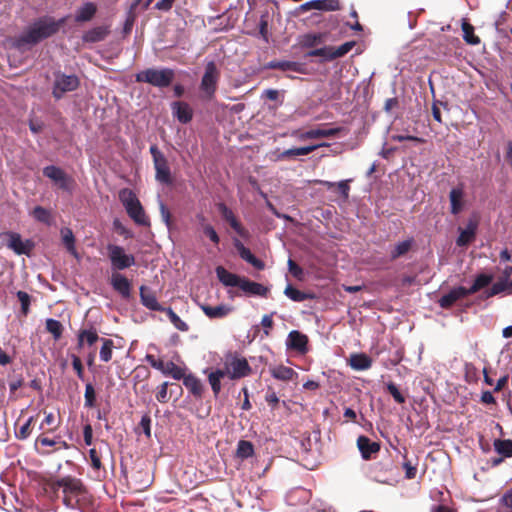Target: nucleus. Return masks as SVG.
Masks as SVG:
<instances>
[{
  "mask_svg": "<svg viewBox=\"0 0 512 512\" xmlns=\"http://www.w3.org/2000/svg\"><path fill=\"white\" fill-rule=\"evenodd\" d=\"M67 16L56 19L50 15H43L34 19L23 32L15 38L14 46L19 49L31 48L40 42L53 37L64 26Z\"/></svg>",
  "mask_w": 512,
  "mask_h": 512,
  "instance_id": "obj_1",
  "label": "nucleus"
},
{
  "mask_svg": "<svg viewBox=\"0 0 512 512\" xmlns=\"http://www.w3.org/2000/svg\"><path fill=\"white\" fill-rule=\"evenodd\" d=\"M58 486H62V503L72 510H82L90 502L89 493L82 480L73 476L60 478Z\"/></svg>",
  "mask_w": 512,
  "mask_h": 512,
  "instance_id": "obj_2",
  "label": "nucleus"
},
{
  "mask_svg": "<svg viewBox=\"0 0 512 512\" xmlns=\"http://www.w3.org/2000/svg\"><path fill=\"white\" fill-rule=\"evenodd\" d=\"M119 199L129 217L140 226H150L149 217L146 215L144 208L137 198L136 194L128 189L124 188L119 192Z\"/></svg>",
  "mask_w": 512,
  "mask_h": 512,
  "instance_id": "obj_3",
  "label": "nucleus"
},
{
  "mask_svg": "<svg viewBox=\"0 0 512 512\" xmlns=\"http://www.w3.org/2000/svg\"><path fill=\"white\" fill-rule=\"evenodd\" d=\"M175 78L173 69L170 68H148L136 74V82L148 83L154 87H169Z\"/></svg>",
  "mask_w": 512,
  "mask_h": 512,
  "instance_id": "obj_4",
  "label": "nucleus"
},
{
  "mask_svg": "<svg viewBox=\"0 0 512 512\" xmlns=\"http://www.w3.org/2000/svg\"><path fill=\"white\" fill-rule=\"evenodd\" d=\"M220 75V70L214 61L206 63L199 87L205 99L212 100L214 98L218 88Z\"/></svg>",
  "mask_w": 512,
  "mask_h": 512,
  "instance_id": "obj_5",
  "label": "nucleus"
},
{
  "mask_svg": "<svg viewBox=\"0 0 512 512\" xmlns=\"http://www.w3.org/2000/svg\"><path fill=\"white\" fill-rule=\"evenodd\" d=\"M150 154L153 158L155 179L161 184L172 185L173 177L165 155L156 145L150 147Z\"/></svg>",
  "mask_w": 512,
  "mask_h": 512,
  "instance_id": "obj_6",
  "label": "nucleus"
},
{
  "mask_svg": "<svg viewBox=\"0 0 512 512\" xmlns=\"http://www.w3.org/2000/svg\"><path fill=\"white\" fill-rule=\"evenodd\" d=\"M108 258L111 265L116 270H124L135 264V257L132 254H126L123 247L108 244Z\"/></svg>",
  "mask_w": 512,
  "mask_h": 512,
  "instance_id": "obj_7",
  "label": "nucleus"
},
{
  "mask_svg": "<svg viewBox=\"0 0 512 512\" xmlns=\"http://www.w3.org/2000/svg\"><path fill=\"white\" fill-rule=\"evenodd\" d=\"M79 86V79L76 75H66L61 72L55 73L52 95L59 100L67 92L74 91Z\"/></svg>",
  "mask_w": 512,
  "mask_h": 512,
  "instance_id": "obj_8",
  "label": "nucleus"
},
{
  "mask_svg": "<svg viewBox=\"0 0 512 512\" xmlns=\"http://www.w3.org/2000/svg\"><path fill=\"white\" fill-rule=\"evenodd\" d=\"M226 374L230 379H240L251 373V367L244 357L232 356L225 361Z\"/></svg>",
  "mask_w": 512,
  "mask_h": 512,
  "instance_id": "obj_9",
  "label": "nucleus"
},
{
  "mask_svg": "<svg viewBox=\"0 0 512 512\" xmlns=\"http://www.w3.org/2000/svg\"><path fill=\"white\" fill-rule=\"evenodd\" d=\"M43 175L53 181L60 189L69 191L74 180L68 176L60 167L49 165L44 167Z\"/></svg>",
  "mask_w": 512,
  "mask_h": 512,
  "instance_id": "obj_10",
  "label": "nucleus"
},
{
  "mask_svg": "<svg viewBox=\"0 0 512 512\" xmlns=\"http://www.w3.org/2000/svg\"><path fill=\"white\" fill-rule=\"evenodd\" d=\"M312 9L320 11H338L341 9V4L339 0H312L301 4L295 10V15H299Z\"/></svg>",
  "mask_w": 512,
  "mask_h": 512,
  "instance_id": "obj_11",
  "label": "nucleus"
},
{
  "mask_svg": "<svg viewBox=\"0 0 512 512\" xmlns=\"http://www.w3.org/2000/svg\"><path fill=\"white\" fill-rule=\"evenodd\" d=\"M342 131V128H316L311 129L305 132L300 130H295L292 132V136L296 137L300 141H305L308 139H320V138H329L338 135Z\"/></svg>",
  "mask_w": 512,
  "mask_h": 512,
  "instance_id": "obj_12",
  "label": "nucleus"
},
{
  "mask_svg": "<svg viewBox=\"0 0 512 512\" xmlns=\"http://www.w3.org/2000/svg\"><path fill=\"white\" fill-rule=\"evenodd\" d=\"M357 447L364 460L372 459L373 455L380 451V443L371 441V439L365 435H361L357 438Z\"/></svg>",
  "mask_w": 512,
  "mask_h": 512,
  "instance_id": "obj_13",
  "label": "nucleus"
},
{
  "mask_svg": "<svg viewBox=\"0 0 512 512\" xmlns=\"http://www.w3.org/2000/svg\"><path fill=\"white\" fill-rule=\"evenodd\" d=\"M464 185L459 184L458 186L451 189L449 193L450 201V212L453 215H458L465 207L464 200Z\"/></svg>",
  "mask_w": 512,
  "mask_h": 512,
  "instance_id": "obj_14",
  "label": "nucleus"
},
{
  "mask_svg": "<svg viewBox=\"0 0 512 512\" xmlns=\"http://www.w3.org/2000/svg\"><path fill=\"white\" fill-rule=\"evenodd\" d=\"M469 294L467 288L458 286L450 290L447 294L443 295L439 300V306L443 309L451 308L458 300L467 297Z\"/></svg>",
  "mask_w": 512,
  "mask_h": 512,
  "instance_id": "obj_15",
  "label": "nucleus"
},
{
  "mask_svg": "<svg viewBox=\"0 0 512 512\" xmlns=\"http://www.w3.org/2000/svg\"><path fill=\"white\" fill-rule=\"evenodd\" d=\"M329 145H330L329 143L324 142V143L309 145V146H305V147H295V148L287 149V150H284L283 152L279 153L277 155L276 160H286V159L294 158L296 156L308 155L320 147H328Z\"/></svg>",
  "mask_w": 512,
  "mask_h": 512,
  "instance_id": "obj_16",
  "label": "nucleus"
},
{
  "mask_svg": "<svg viewBox=\"0 0 512 512\" xmlns=\"http://www.w3.org/2000/svg\"><path fill=\"white\" fill-rule=\"evenodd\" d=\"M218 210L222 216V218L229 223L231 228L240 236L244 237L246 235V230L241 225L233 211L227 207L224 203H219L217 205Z\"/></svg>",
  "mask_w": 512,
  "mask_h": 512,
  "instance_id": "obj_17",
  "label": "nucleus"
},
{
  "mask_svg": "<svg viewBox=\"0 0 512 512\" xmlns=\"http://www.w3.org/2000/svg\"><path fill=\"white\" fill-rule=\"evenodd\" d=\"M239 288L248 296H260L267 297L269 288L258 283L249 280L246 277L242 278Z\"/></svg>",
  "mask_w": 512,
  "mask_h": 512,
  "instance_id": "obj_18",
  "label": "nucleus"
},
{
  "mask_svg": "<svg viewBox=\"0 0 512 512\" xmlns=\"http://www.w3.org/2000/svg\"><path fill=\"white\" fill-rule=\"evenodd\" d=\"M100 339L97 329L93 325L80 329L77 334V349H82L85 345L90 347Z\"/></svg>",
  "mask_w": 512,
  "mask_h": 512,
  "instance_id": "obj_19",
  "label": "nucleus"
},
{
  "mask_svg": "<svg viewBox=\"0 0 512 512\" xmlns=\"http://www.w3.org/2000/svg\"><path fill=\"white\" fill-rule=\"evenodd\" d=\"M174 117L182 124L189 123L193 118V110L186 102L175 101L171 104Z\"/></svg>",
  "mask_w": 512,
  "mask_h": 512,
  "instance_id": "obj_20",
  "label": "nucleus"
},
{
  "mask_svg": "<svg viewBox=\"0 0 512 512\" xmlns=\"http://www.w3.org/2000/svg\"><path fill=\"white\" fill-rule=\"evenodd\" d=\"M234 246L236 250L239 253V256L249 264H251L253 267H255L258 270H263L265 268V264L262 260L258 259L254 256V254L250 251L249 248L245 247L244 244L239 241H234Z\"/></svg>",
  "mask_w": 512,
  "mask_h": 512,
  "instance_id": "obj_21",
  "label": "nucleus"
},
{
  "mask_svg": "<svg viewBox=\"0 0 512 512\" xmlns=\"http://www.w3.org/2000/svg\"><path fill=\"white\" fill-rule=\"evenodd\" d=\"M216 276L218 280L226 287H238L240 286V283L242 281L241 276L234 274L232 272H229L226 268L223 266H217L215 268Z\"/></svg>",
  "mask_w": 512,
  "mask_h": 512,
  "instance_id": "obj_22",
  "label": "nucleus"
},
{
  "mask_svg": "<svg viewBox=\"0 0 512 512\" xmlns=\"http://www.w3.org/2000/svg\"><path fill=\"white\" fill-rule=\"evenodd\" d=\"M308 337L297 331L293 330L288 334L287 346L292 350L304 353L307 351Z\"/></svg>",
  "mask_w": 512,
  "mask_h": 512,
  "instance_id": "obj_23",
  "label": "nucleus"
},
{
  "mask_svg": "<svg viewBox=\"0 0 512 512\" xmlns=\"http://www.w3.org/2000/svg\"><path fill=\"white\" fill-rule=\"evenodd\" d=\"M14 241L11 242V250L17 255H26L30 256L32 251L34 250L35 243L30 240H22V237L19 233H16Z\"/></svg>",
  "mask_w": 512,
  "mask_h": 512,
  "instance_id": "obj_24",
  "label": "nucleus"
},
{
  "mask_svg": "<svg viewBox=\"0 0 512 512\" xmlns=\"http://www.w3.org/2000/svg\"><path fill=\"white\" fill-rule=\"evenodd\" d=\"M140 299L141 303L149 310L162 312L165 309V307L157 301L154 292L146 286L140 287Z\"/></svg>",
  "mask_w": 512,
  "mask_h": 512,
  "instance_id": "obj_25",
  "label": "nucleus"
},
{
  "mask_svg": "<svg viewBox=\"0 0 512 512\" xmlns=\"http://www.w3.org/2000/svg\"><path fill=\"white\" fill-rule=\"evenodd\" d=\"M109 34V26H97L84 32L82 40L85 43H97L105 40Z\"/></svg>",
  "mask_w": 512,
  "mask_h": 512,
  "instance_id": "obj_26",
  "label": "nucleus"
},
{
  "mask_svg": "<svg viewBox=\"0 0 512 512\" xmlns=\"http://www.w3.org/2000/svg\"><path fill=\"white\" fill-rule=\"evenodd\" d=\"M268 68L281 71H292L300 74L305 73L304 64L288 60H273L269 62Z\"/></svg>",
  "mask_w": 512,
  "mask_h": 512,
  "instance_id": "obj_27",
  "label": "nucleus"
},
{
  "mask_svg": "<svg viewBox=\"0 0 512 512\" xmlns=\"http://www.w3.org/2000/svg\"><path fill=\"white\" fill-rule=\"evenodd\" d=\"M111 285L122 297L128 298L131 292V283L120 273H114L111 277Z\"/></svg>",
  "mask_w": 512,
  "mask_h": 512,
  "instance_id": "obj_28",
  "label": "nucleus"
},
{
  "mask_svg": "<svg viewBox=\"0 0 512 512\" xmlns=\"http://www.w3.org/2000/svg\"><path fill=\"white\" fill-rule=\"evenodd\" d=\"M183 385L196 398H202L204 387L199 378L193 374H188L182 378Z\"/></svg>",
  "mask_w": 512,
  "mask_h": 512,
  "instance_id": "obj_29",
  "label": "nucleus"
},
{
  "mask_svg": "<svg viewBox=\"0 0 512 512\" xmlns=\"http://www.w3.org/2000/svg\"><path fill=\"white\" fill-rule=\"evenodd\" d=\"M350 367L356 371H363L371 368L372 359L365 353H354L348 361Z\"/></svg>",
  "mask_w": 512,
  "mask_h": 512,
  "instance_id": "obj_30",
  "label": "nucleus"
},
{
  "mask_svg": "<svg viewBox=\"0 0 512 512\" xmlns=\"http://www.w3.org/2000/svg\"><path fill=\"white\" fill-rule=\"evenodd\" d=\"M97 12V5L93 2H86L79 7L75 14V21L78 23L92 20Z\"/></svg>",
  "mask_w": 512,
  "mask_h": 512,
  "instance_id": "obj_31",
  "label": "nucleus"
},
{
  "mask_svg": "<svg viewBox=\"0 0 512 512\" xmlns=\"http://www.w3.org/2000/svg\"><path fill=\"white\" fill-rule=\"evenodd\" d=\"M201 309H202L203 313L210 319L224 318L232 311L231 307L224 305V304H220L218 306H210V305L204 304V305H201Z\"/></svg>",
  "mask_w": 512,
  "mask_h": 512,
  "instance_id": "obj_32",
  "label": "nucleus"
},
{
  "mask_svg": "<svg viewBox=\"0 0 512 512\" xmlns=\"http://www.w3.org/2000/svg\"><path fill=\"white\" fill-rule=\"evenodd\" d=\"M477 224L470 221L465 229H460V234L456 240L459 247H464L470 244L475 239Z\"/></svg>",
  "mask_w": 512,
  "mask_h": 512,
  "instance_id": "obj_33",
  "label": "nucleus"
},
{
  "mask_svg": "<svg viewBox=\"0 0 512 512\" xmlns=\"http://www.w3.org/2000/svg\"><path fill=\"white\" fill-rule=\"evenodd\" d=\"M324 33H307L299 36L298 44L301 48H313L325 41Z\"/></svg>",
  "mask_w": 512,
  "mask_h": 512,
  "instance_id": "obj_34",
  "label": "nucleus"
},
{
  "mask_svg": "<svg viewBox=\"0 0 512 512\" xmlns=\"http://www.w3.org/2000/svg\"><path fill=\"white\" fill-rule=\"evenodd\" d=\"M270 372L275 379L281 381H290L298 375L294 369L284 365L275 366L271 368Z\"/></svg>",
  "mask_w": 512,
  "mask_h": 512,
  "instance_id": "obj_35",
  "label": "nucleus"
},
{
  "mask_svg": "<svg viewBox=\"0 0 512 512\" xmlns=\"http://www.w3.org/2000/svg\"><path fill=\"white\" fill-rule=\"evenodd\" d=\"M226 371L223 369H216L214 371H211L208 374V382L211 386V389L213 391V394L215 397L218 396V394L221 391V380L226 376Z\"/></svg>",
  "mask_w": 512,
  "mask_h": 512,
  "instance_id": "obj_36",
  "label": "nucleus"
},
{
  "mask_svg": "<svg viewBox=\"0 0 512 512\" xmlns=\"http://www.w3.org/2000/svg\"><path fill=\"white\" fill-rule=\"evenodd\" d=\"M494 276L492 274H479L476 276L472 286L470 288H467V292L469 295H472L479 290L485 288L493 281Z\"/></svg>",
  "mask_w": 512,
  "mask_h": 512,
  "instance_id": "obj_37",
  "label": "nucleus"
},
{
  "mask_svg": "<svg viewBox=\"0 0 512 512\" xmlns=\"http://www.w3.org/2000/svg\"><path fill=\"white\" fill-rule=\"evenodd\" d=\"M461 28L463 31V39L467 44L475 46L480 43V38L474 33V26L466 19L462 20Z\"/></svg>",
  "mask_w": 512,
  "mask_h": 512,
  "instance_id": "obj_38",
  "label": "nucleus"
},
{
  "mask_svg": "<svg viewBox=\"0 0 512 512\" xmlns=\"http://www.w3.org/2000/svg\"><path fill=\"white\" fill-rule=\"evenodd\" d=\"M284 294L294 302H303L308 299H313L314 295L311 293L302 292L291 284H288L284 290Z\"/></svg>",
  "mask_w": 512,
  "mask_h": 512,
  "instance_id": "obj_39",
  "label": "nucleus"
},
{
  "mask_svg": "<svg viewBox=\"0 0 512 512\" xmlns=\"http://www.w3.org/2000/svg\"><path fill=\"white\" fill-rule=\"evenodd\" d=\"M254 455V445L248 440H240L237 444L236 457L245 460Z\"/></svg>",
  "mask_w": 512,
  "mask_h": 512,
  "instance_id": "obj_40",
  "label": "nucleus"
},
{
  "mask_svg": "<svg viewBox=\"0 0 512 512\" xmlns=\"http://www.w3.org/2000/svg\"><path fill=\"white\" fill-rule=\"evenodd\" d=\"M413 244V239H407L402 242L397 243L394 248L391 250L390 258L391 260H396L401 256L407 254Z\"/></svg>",
  "mask_w": 512,
  "mask_h": 512,
  "instance_id": "obj_41",
  "label": "nucleus"
},
{
  "mask_svg": "<svg viewBox=\"0 0 512 512\" xmlns=\"http://www.w3.org/2000/svg\"><path fill=\"white\" fill-rule=\"evenodd\" d=\"M165 312L170 320V322L174 325L176 329H178L181 332H187L189 330V325L183 321L174 311L171 307H165V309L162 311Z\"/></svg>",
  "mask_w": 512,
  "mask_h": 512,
  "instance_id": "obj_42",
  "label": "nucleus"
},
{
  "mask_svg": "<svg viewBox=\"0 0 512 512\" xmlns=\"http://www.w3.org/2000/svg\"><path fill=\"white\" fill-rule=\"evenodd\" d=\"M61 236L63 244L65 245L68 252L74 256H77V251L75 248V237L72 230L70 228L61 229Z\"/></svg>",
  "mask_w": 512,
  "mask_h": 512,
  "instance_id": "obj_43",
  "label": "nucleus"
},
{
  "mask_svg": "<svg viewBox=\"0 0 512 512\" xmlns=\"http://www.w3.org/2000/svg\"><path fill=\"white\" fill-rule=\"evenodd\" d=\"M100 341L102 343L99 353L100 359L103 362H109L112 359L114 342L108 338H101Z\"/></svg>",
  "mask_w": 512,
  "mask_h": 512,
  "instance_id": "obj_44",
  "label": "nucleus"
},
{
  "mask_svg": "<svg viewBox=\"0 0 512 512\" xmlns=\"http://www.w3.org/2000/svg\"><path fill=\"white\" fill-rule=\"evenodd\" d=\"M503 292L510 294L509 282L499 279L489 290L485 292V294L486 298H490Z\"/></svg>",
  "mask_w": 512,
  "mask_h": 512,
  "instance_id": "obj_45",
  "label": "nucleus"
},
{
  "mask_svg": "<svg viewBox=\"0 0 512 512\" xmlns=\"http://www.w3.org/2000/svg\"><path fill=\"white\" fill-rule=\"evenodd\" d=\"M494 448L496 452L503 457H511L512 456V440L505 439H497L494 442Z\"/></svg>",
  "mask_w": 512,
  "mask_h": 512,
  "instance_id": "obj_46",
  "label": "nucleus"
},
{
  "mask_svg": "<svg viewBox=\"0 0 512 512\" xmlns=\"http://www.w3.org/2000/svg\"><path fill=\"white\" fill-rule=\"evenodd\" d=\"M63 329L60 321L52 318L46 320V330L52 334L54 340H59L62 337Z\"/></svg>",
  "mask_w": 512,
  "mask_h": 512,
  "instance_id": "obj_47",
  "label": "nucleus"
},
{
  "mask_svg": "<svg viewBox=\"0 0 512 512\" xmlns=\"http://www.w3.org/2000/svg\"><path fill=\"white\" fill-rule=\"evenodd\" d=\"M164 375L171 376L175 380H181L185 376V371L174 362H166Z\"/></svg>",
  "mask_w": 512,
  "mask_h": 512,
  "instance_id": "obj_48",
  "label": "nucleus"
},
{
  "mask_svg": "<svg viewBox=\"0 0 512 512\" xmlns=\"http://www.w3.org/2000/svg\"><path fill=\"white\" fill-rule=\"evenodd\" d=\"M333 54L332 46H324L322 48H317L309 51L306 56L307 57H322L324 61H332L334 57H331Z\"/></svg>",
  "mask_w": 512,
  "mask_h": 512,
  "instance_id": "obj_49",
  "label": "nucleus"
},
{
  "mask_svg": "<svg viewBox=\"0 0 512 512\" xmlns=\"http://www.w3.org/2000/svg\"><path fill=\"white\" fill-rule=\"evenodd\" d=\"M84 406L94 408L96 406V392L92 383H87L84 393Z\"/></svg>",
  "mask_w": 512,
  "mask_h": 512,
  "instance_id": "obj_50",
  "label": "nucleus"
},
{
  "mask_svg": "<svg viewBox=\"0 0 512 512\" xmlns=\"http://www.w3.org/2000/svg\"><path fill=\"white\" fill-rule=\"evenodd\" d=\"M35 420L34 416H31L27 421L15 432V436L19 440L27 439L32 432V424Z\"/></svg>",
  "mask_w": 512,
  "mask_h": 512,
  "instance_id": "obj_51",
  "label": "nucleus"
},
{
  "mask_svg": "<svg viewBox=\"0 0 512 512\" xmlns=\"http://www.w3.org/2000/svg\"><path fill=\"white\" fill-rule=\"evenodd\" d=\"M16 295L21 304V314L26 317L30 312L31 296L25 291H18Z\"/></svg>",
  "mask_w": 512,
  "mask_h": 512,
  "instance_id": "obj_52",
  "label": "nucleus"
},
{
  "mask_svg": "<svg viewBox=\"0 0 512 512\" xmlns=\"http://www.w3.org/2000/svg\"><path fill=\"white\" fill-rule=\"evenodd\" d=\"M32 216L39 222L49 224L51 221V213L42 206H36L32 211Z\"/></svg>",
  "mask_w": 512,
  "mask_h": 512,
  "instance_id": "obj_53",
  "label": "nucleus"
},
{
  "mask_svg": "<svg viewBox=\"0 0 512 512\" xmlns=\"http://www.w3.org/2000/svg\"><path fill=\"white\" fill-rule=\"evenodd\" d=\"M355 44H356L355 41H348L336 48L332 46L333 54L331 55V57H334V59H337V58H341V57L345 56L348 52H350L352 50V48L355 46Z\"/></svg>",
  "mask_w": 512,
  "mask_h": 512,
  "instance_id": "obj_54",
  "label": "nucleus"
},
{
  "mask_svg": "<svg viewBox=\"0 0 512 512\" xmlns=\"http://www.w3.org/2000/svg\"><path fill=\"white\" fill-rule=\"evenodd\" d=\"M168 385H169L168 382H163L157 388L156 399L160 403H167L170 399V395L168 394Z\"/></svg>",
  "mask_w": 512,
  "mask_h": 512,
  "instance_id": "obj_55",
  "label": "nucleus"
},
{
  "mask_svg": "<svg viewBox=\"0 0 512 512\" xmlns=\"http://www.w3.org/2000/svg\"><path fill=\"white\" fill-rule=\"evenodd\" d=\"M387 391L398 404H403L405 402V397L401 394L398 387L393 382H389L387 384Z\"/></svg>",
  "mask_w": 512,
  "mask_h": 512,
  "instance_id": "obj_56",
  "label": "nucleus"
},
{
  "mask_svg": "<svg viewBox=\"0 0 512 512\" xmlns=\"http://www.w3.org/2000/svg\"><path fill=\"white\" fill-rule=\"evenodd\" d=\"M17 232L13 231H3L0 232V248L6 246L11 249V242L14 241V237Z\"/></svg>",
  "mask_w": 512,
  "mask_h": 512,
  "instance_id": "obj_57",
  "label": "nucleus"
},
{
  "mask_svg": "<svg viewBox=\"0 0 512 512\" xmlns=\"http://www.w3.org/2000/svg\"><path fill=\"white\" fill-rule=\"evenodd\" d=\"M288 269L289 272L298 280H302L304 276L303 269L292 259L288 260Z\"/></svg>",
  "mask_w": 512,
  "mask_h": 512,
  "instance_id": "obj_58",
  "label": "nucleus"
},
{
  "mask_svg": "<svg viewBox=\"0 0 512 512\" xmlns=\"http://www.w3.org/2000/svg\"><path fill=\"white\" fill-rule=\"evenodd\" d=\"M136 18H137V12H133V11L127 12V17H126V20H125L124 26H123L124 34H129L132 31V28L134 26Z\"/></svg>",
  "mask_w": 512,
  "mask_h": 512,
  "instance_id": "obj_59",
  "label": "nucleus"
},
{
  "mask_svg": "<svg viewBox=\"0 0 512 512\" xmlns=\"http://www.w3.org/2000/svg\"><path fill=\"white\" fill-rule=\"evenodd\" d=\"M203 232L215 245L219 244L220 238L212 225H203Z\"/></svg>",
  "mask_w": 512,
  "mask_h": 512,
  "instance_id": "obj_60",
  "label": "nucleus"
},
{
  "mask_svg": "<svg viewBox=\"0 0 512 512\" xmlns=\"http://www.w3.org/2000/svg\"><path fill=\"white\" fill-rule=\"evenodd\" d=\"M393 468V462L390 458H387L385 461H380L378 463L374 464V471L375 472H390Z\"/></svg>",
  "mask_w": 512,
  "mask_h": 512,
  "instance_id": "obj_61",
  "label": "nucleus"
},
{
  "mask_svg": "<svg viewBox=\"0 0 512 512\" xmlns=\"http://www.w3.org/2000/svg\"><path fill=\"white\" fill-rule=\"evenodd\" d=\"M71 358H72L73 369L75 370L78 378L83 380L84 379V367H83L80 357H78L77 355H72Z\"/></svg>",
  "mask_w": 512,
  "mask_h": 512,
  "instance_id": "obj_62",
  "label": "nucleus"
},
{
  "mask_svg": "<svg viewBox=\"0 0 512 512\" xmlns=\"http://www.w3.org/2000/svg\"><path fill=\"white\" fill-rule=\"evenodd\" d=\"M89 457L91 460V466L95 470H99L102 467L101 456L95 448L89 450Z\"/></svg>",
  "mask_w": 512,
  "mask_h": 512,
  "instance_id": "obj_63",
  "label": "nucleus"
},
{
  "mask_svg": "<svg viewBox=\"0 0 512 512\" xmlns=\"http://www.w3.org/2000/svg\"><path fill=\"white\" fill-rule=\"evenodd\" d=\"M265 400L272 409H275L279 404V398L272 388H268V391L265 395Z\"/></svg>",
  "mask_w": 512,
  "mask_h": 512,
  "instance_id": "obj_64",
  "label": "nucleus"
}]
</instances>
